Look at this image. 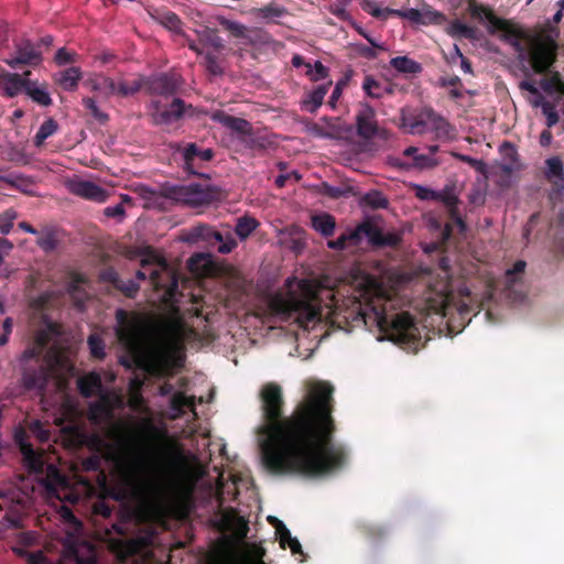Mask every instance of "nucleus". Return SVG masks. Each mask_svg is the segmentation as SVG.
I'll return each mask as SVG.
<instances>
[{
    "label": "nucleus",
    "mask_w": 564,
    "mask_h": 564,
    "mask_svg": "<svg viewBox=\"0 0 564 564\" xmlns=\"http://www.w3.org/2000/svg\"><path fill=\"white\" fill-rule=\"evenodd\" d=\"M333 391L327 382L308 383L304 400L290 417L282 419L280 386H263L264 421L259 427L258 445L267 470L275 475L323 477L345 466L347 453L333 438Z\"/></svg>",
    "instance_id": "obj_1"
},
{
    "label": "nucleus",
    "mask_w": 564,
    "mask_h": 564,
    "mask_svg": "<svg viewBox=\"0 0 564 564\" xmlns=\"http://www.w3.org/2000/svg\"><path fill=\"white\" fill-rule=\"evenodd\" d=\"M340 318L351 327L365 326L368 329L377 328L380 333L378 341L390 340L397 344H408L416 335L417 328L414 318L406 312H387L384 308L368 303L362 305L354 301L351 307L337 313V323Z\"/></svg>",
    "instance_id": "obj_2"
},
{
    "label": "nucleus",
    "mask_w": 564,
    "mask_h": 564,
    "mask_svg": "<svg viewBox=\"0 0 564 564\" xmlns=\"http://www.w3.org/2000/svg\"><path fill=\"white\" fill-rule=\"evenodd\" d=\"M99 446L106 447L107 458L112 466L122 469L123 477L120 485L110 490V497L118 502H126L134 496L149 491L160 494V486L147 473V464L138 457L130 456L124 449L123 440H97Z\"/></svg>",
    "instance_id": "obj_3"
},
{
    "label": "nucleus",
    "mask_w": 564,
    "mask_h": 564,
    "mask_svg": "<svg viewBox=\"0 0 564 564\" xmlns=\"http://www.w3.org/2000/svg\"><path fill=\"white\" fill-rule=\"evenodd\" d=\"M296 285L302 296L290 291L289 296L281 303V311L288 319H293L303 332L315 330L322 326L323 313L313 296L311 284L305 280L288 278L286 285L291 289Z\"/></svg>",
    "instance_id": "obj_4"
},
{
    "label": "nucleus",
    "mask_w": 564,
    "mask_h": 564,
    "mask_svg": "<svg viewBox=\"0 0 564 564\" xmlns=\"http://www.w3.org/2000/svg\"><path fill=\"white\" fill-rule=\"evenodd\" d=\"M58 517L65 527V551L76 564H99L95 545L82 538L83 523L75 517L73 511L62 505L58 509Z\"/></svg>",
    "instance_id": "obj_5"
},
{
    "label": "nucleus",
    "mask_w": 564,
    "mask_h": 564,
    "mask_svg": "<svg viewBox=\"0 0 564 564\" xmlns=\"http://www.w3.org/2000/svg\"><path fill=\"white\" fill-rule=\"evenodd\" d=\"M141 270H138L135 276L138 280L150 278L156 289L164 290L169 300H174L178 290V278L163 258H144L141 260Z\"/></svg>",
    "instance_id": "obj_6"
},
{
    "label": "nucleus",
    "mask_w": 564,
    "mask_h": 564,
    "mask_svg": "<svg viewBox=\"0 0 564 564\" xmlns=\"http://www.w3.org/2000/svg\"><path fill=\"white\" fill-rule=\"evenodd\" d=\"M522 36L523 33L520 30L506 29L501 34V41L513 48L519 64L524 68L536 63L542 55L549 58L556 50L554 42H550L546 47H543L541 43L533 39H530V47H527L522 44Z\"/></svg>",
    "instance_id": "obj_7"
},
{
    "label": "nucleus",
    "mask_w": 564,
    "mask_h": 564,
    "mask_svg": "<svg viewBox=\"0 0 564 564\" xmlns=\"http://www.w3.org/2000/svg\"><path fill=\"white\" fill-rule=\"evenodd\" d=\"M13 437L23 456V464L28 471L26 476L20 475L18 477L15 487L24 498L32 499L35 491V449L28 442V434L22 426L15 427Z\"/></svg>",
    "instance_id": "obj_8"
},
{
    "label": "nucleus",
    "mask_w": 564,
    "mask_h": 564,
    "mask_svg": "<svg viewBox=\"0 0 564 564\" xmlns=\"http://www.w3.org/2000/svg\"><path fill=\"white\" fill-rule=\"evenodd\" d=\"M115 333L122 346L132 347L148 328V318L139 312L117 308Z\"/></svg>",
    "instance_id": "obj_9"
},
{
    "label": "nucleus",
    "mask_w": 564,
    "mask_h": 564,
    "mask_svg": "<svg viewBox=\"0 0 564 564\" xmlns=\"http://www.w3.org/2000/svg\"><path fill=\"white\" fill-rule=\"evenodd\" d=\"M170 149L175 156H178L182 167L188 174L208 177L202 173L203 164L214 158V151L210 148H202L195 142H172Z\"/></svg>",
    "instance_id": "obj_10"
},
{
    "label": "nucleus",
    "mask_w": 564,
    "mask_h": 564,
    "mask_svg": "<svg viewBox=\"0 0 564 564\" xmlns=\"http://www.w3.org/2000/svg\"><path fill=\"white\" fill-rule=\"evenodd\" d=\"M410 133L422 134L433 132L437 139L447 138L452 127L447 120L435 112L432 108H423L415 117L404 123Z\"/></svg>",
    "instance_id": "obj_11"
},
{
    "label": "nucleus",
    "mask_w": 564,
    "mask_h": 564,
    "mask_svg": "<svg viewBox=\"0 0 564 564\" xmlns=\"http://www.w3.org/2000/svg\"><path fill=\"white\" fill-rule=\"evenodd\" d=\"M354 238H357L358 246L364 239L373 247H395L401 237L395 232L384 234L382 229L370 219H366L354 228Z\"/></svg>",
    "instance_id": "obj_12"
},
{
    "label": "nucleus",
    "mask_w": 564,
    "mask_h": 564,
    "mask_svg": "<svg viewBox=\"0 0 564 564\" xmlns=\"http://www.w3.org/2000/svg\"><path fill=\"white\" fill-rule=\"evenodd\" d=\"M31 70H22V73H3L0 74V88L9 97H14L20 93H25L35 101V83L29 79Z\"/></svg>",
    "instance_id": "obj_13"
},
{
    "label": "nucleus",
    "mask_w": 564,
    "mask_h": 564,
    "mask_svg": "<svg viewBox=\"0 0 564 564\" xmlns=\"http://www.w3.org/2000/svg\"><path fill=\"white\" fill-rule=\"evenodd\" d=\"M159 393L162 397L171 395L169 400V414L171 419L183 416L187 409L195 414V397L187 395L183 391H174V386L169 382L160 387Z\"/></svg>",
    "instance_id": "obj_14"
},
{
    "label": "nucleus",
    "mask_w": 564,
    "mask_h": 564,
    "mask_svg": "<svg viewBox=\"0 0 564 564\" xmlns=\"http://www.w3.org/2000/svg\"><path fill=\"white\" fill-rule=\"evenodd\" d=\"M166 196L170 200L182 203L188 206H200L207 202V193L198 184L191 185H169Z\"/></svg>",
    "instance_id": "obj_15"
},
{
    "label": "nucleus",
    "mask_w": 564,
    "mask_h": 564,
    "mask_svg": "<svg viewBox=\"0 0 564 564\" xmlns=\"http://www.w3.org/2000/svg\"><path fill=\"white\" fill-rule=\"evenodd\" d=\"M357 134L362 139H372L379 134L376 110L368 102H361L356 116Z\"/></svg>",
    "instance_id": "obj_16"
},
{
    "label": "nucleus",
    "mask_w": 564,
    "mask_h": 564,
    "mask_svg": "<svg viewBox=\"0 0 564 564\" xmlns=\"http://www.w3.org/2000/svg\"><path fill=\"white\" fill-rule=\"evenodd\" d=\"M67 188L72 194L96 203H104L109 196L107 189L90 181L70 180Z\"/></svg>",
    "instance_id": "obj_17"
},
{
    "label": "nucleus",
    "mask_w": 564,
    "mask_h": 564,
    "mask_svg": "<svg viewBox=\"0 0 564 564\" xmlns=\"http://www.w3.org/2000/svg\"><path fill=\"white\" fill-rule=\"evenodd\" d=\"M143 86L150 94L169 97L177 90L178 82L175 75L160 73L143 79Z\"/></svg>",
    "instance_id": "obj_18"
},
{
    "label": "nucleus",
    "mask_w": 564,
    "mask_h": 564,
    "mask_svg": "<svg viewBox=\"0 0 564 564\" xmlns=\"http://www.w3.org/2000/svg\"><path fill=\"white\" fill-rule=\"evenodd\" d=\"M86 284L87 280L84 275L74 273L66 285V293L70 297L74 307L79 312L86 310V304L89 300V294L86 291Z\"/></svg>",
    "instance_id": "obj_19"
},
{
    "label": "nucleus",
    "mask_w": 564,
    "mask_h": 564,
    "mask_svg": "<svg viewBox=\"0 0 564 564\" xmlns=\"http://www.w3.org/2000/svg\"><path fill=\"white\" fill-rule=\"evenodd\" d=\"M22 382L26 389L35 387V344H31L18 360Z\"/></svg>",
    "instance_id": "obj_20"
},
{
    "label": "nucleus",
    "mask_w": 564,
    "mask_h": 564,
    "mask_svg": "<svg viewBox=\"0 0 564 564\" xmlns=\"http://www.w3.org/2000/svg\"><path fill=\"white\" fill-rule=\"evenodd\" d=\"M36 466H37V486L44 487L46 489L47 495L50 497H55L59 501H62L64 499V497H62L59 495L58 487L65 489L67 487V484H68L67 478L64 475L59 474L55 468L52 469L53 481H46V480L40 478V474L43 470L44 463H43V459H42V455H41V453L39 451H37V463H36Z\"/></svg>",
    "instance_id": "obj_21"
},
{
    "label": "nucleus",
    "mask_w": 564,
    "mask_h": 564,
    "mask_svg": "<svg viewBox=\"0 0 564 564\" xmlns=\"http://www.w3.org/2000/svg\"><path fill=\"white\" fill-rule=\"evenodd\" d=\"M212 119L238 134L251 135L252 133V127L246 119L227 115L224 111H216Z\"/></svg>",
    "instance_id": "obj_22"
},
{
    "label": "nucleus",
    "mask_w": 564,
    "mask_h": 564,
    "mask_svg": "<svg viewBox=\"0 0 564 564\" xmlns=\"http://www.w3.org/2000/svg\"><path fill=\"white\" fill-rule=\"evenodd\" d=\"M82 395L90 398L93 395H102L105 392L102 380L97 371H91L77 381Z\"/></svg>",
    "instance_id": "obj_23"
},
{
    "label": "nucleus",
    "mask_w": 564,
    "mask_h": 564,
    "mask_svg": "<svg viewBox=\"0 0 564 564\" xmlns=\"http://www.w3.org/2000/svg\"><path fill=\"white\" fill-rule=\"evenodd\" d=\"M166 186H163L161 191H156L150 186L141 185L138 187L139 196L144 200L147 207L163 208L170 197L166 196Z\"/></svg>",
    "instance_id": "obj_24"
},
{
    "label": "nucleus",
    "mask_w": 564,
    "mask_h": 564,
    "mask_svg": "<svg viewBox=\"0 0 564 564\" xmlns=\"http://www.w3.org/2000/svg\"><path fill=\"white\" fill-rule=\"evenodd\" d=\"M438 196L436 197V202H442L449 210V214H451V217L453 218V220L457 224V226L464 230L466 228V225L464 223V220L462 219V217L459 216L458 214V210H457V205H458V197L457 195L455 194V192L449 188V187H446L442 191H437L436 193Z\"/></svg>",
    "instance_id": "obj_25"
},
{
    "label": "nucleus",
    "mask_w": 564,
    "mask_h": 564,
    "mask_svg": "<svg viewBox=\"0 0 564 564\" xmlns=\"http://www.w3.org/2000/svg\"><path fill=\"white\" fill-rule=\"evenodd\" d=\"M268 519L275 528V532L279 535L281 546L284 549H291L292 553H302L300 542L296 538L291 535L290 530L284 525V523L274 517H269Z\"/></svg>",
    "instance_id": "obj_26"
},
{
    "label": "nucleus",
    "mask_w": 564,
    "mask_h": 564,
    "mask_svg": "<svg viewBox=\"0 0 564 564\" xmlns=\"http://www.w3.org/2000/svg\"><path fill=\"white\" fill-rule=\"evenodd\" d=\"M102 276L104 279L110 281L116 289L121 291L127 297L130 299H133L140 289L139 284L134 280H123L113 270L106 271Z\"/></svg>",
    "instance_id": "obj_27"
},
{
    "label": "nucleus",
    "mask_w": 564,
    "mask_h": 564,
    "mask_svg": "<svg viewBox=\"0 0 564 564\" xmlns=\"http://www.w3.org/2000/svg\"><path fill=\"white\" fill-rule=\"evenodd\" d=\"M330 85L332 82H328L327 84H322L314 88L312 91L307 93L302 100V108L311 113H314L322 106Z\"/></svg>",
    "instance_id": "obj_28"
},
{
    "label": "nucleus",
    "mask_w": 564,
    "mask_h": 564,
    "mask_svg": "<svg viewBox=\"0 0 564 564\" xmlns=\"http://www.w3.org/2000/svg\"><path fill=\"white\" fill-rule=\"evenodd\" d=\"M82 70L77 66H70L55 74L56 82L66 91H75L82 79Z\"/></svg>",
    "instance_id": "obj_29"
},
{
    "label": "nucleus",
    "mask_w": 564,
    "mask_h": 564,
    "mask_svg": "<svg viewBox=\"0 0 564 564\" xmlns=\"http://www.w3.org/2000/svg\"><path fill=\"white\" fill-rule=\"evenodd\" d=\"M98 438L105 440L100 435H97V434L93 435V437H91V448L96 453L93 454L91 456H89L88 458H86L84 460V467H85L86 470H89V471H97V470H99L100 467H101L102 459H105L106 462H108L109 464L112 465V463L107 458L106 447L99 446V444L97 443Z\"/></svg>",
    "instance_id": "obj_30"
},
{
    "label": "nucleus",
    "mask_w": 564,
    "mask_h": 564,
    "mask_svg": "<svg viewBox=\"0 0 564 564\" xmlns=\"http://www.w3.org/2000/svg\"><path fill=\"white\" fill-rule=\"evenodd\" d=\"M212 239H214L215 241H223L224 234H221L220 231L214 230L213 227L205 225V224H200V225L193 227L186 237V241H188V242H195L198 240H204V241L209 242Z\"/></svg>",
    "instance_id": "obj_31"
},
{
    "label": "nucleus",
    "mask_w": 564,
    "mask_h": 564,
    "mask_svg": "<svg viewBox=\"0 0 564 564\" xmlns=\"http://www.w3.org/2000/svg\"><path fill=\"white\" fill-rule=\"evenodd\" d=\"M312 228L323 237L333 236L336 221L335 218L328 213H321L313 215L311 218Z\"/></svg>",
    "instance_id": "obj_32"
},
{
    "label": "nucleus",
    "mask_w": 564,
    "mask_h": 564,
    "mask_svg": "<svg viewBox=\"0 0 564 564\" xmlns=\"http://www.w3.org/2000/svg\"><path fill=\"white\" fill-rule=\"evenodd\" d=\"M91 90L99 93L105 97H110L117 94V83L104 75H97L88 80Z\"/></svg>",
    "instance_id": "obj_33"
},
{
    "label": "nucleus",
    "mask_w": 564,
    "mask_h": 564,
    "mask_svg": "<svg viewBox=\"0 0 564 564\" xmlns=\"http://www.w3.org/2000/svg\"><path fill=\"white\" fill-rule=\"evenodd\" d=\"M445 32L454 39H467V40L477 39L476 29L467 25L459 19H455V20L451 21L448 23V25L446 26Z\"/></svg>",
    "instance_id": "obj_34"
},
{
    "label": "nucleus",
    "mask_w": 564,
    "mask_h": 564,
    "mask_svg": "<svg viewBox=\"0 0 564 564\" xmlns=\"http://www.w3.org/2000/svg\"><path fill=\"white\" fill-rule=\"evenodd\" d=\"M185 109V104L181 98H175L167 109L159 112L156 121L163 124H170L180 119Z\"/></svg>",
    "instance_id": "obj_35"
},
{
    "label": "nucleus",
    "mask_w": 564,
    "mask_h": 564,
    "mask_svg": "<svg viewBox=\"0 0 564 564\" xmlns=\"http://www.w3.org/2000/svg\"><path fill=\"white\" fill-rule=\"evenodd\" d=\"M62 232L55 227H46L37 238V246L45 252H51L57 248L61 242Z\"/></svg>",
    "instance_id": "obj_36"
},
{
    "label": "nucleus",
    "mask_w": 564,
    "mask_h": 564,
    "mask_svg": "<svg viewBox=\"0 0 564 564\" xmlns=\"http://www.w3.org/2000/svg\"><path fill=\"white\" fill-rule=\"evenodd\" d=\"M259 225L260 223L254 217L248 215L241 216L237 218L235 234L241 241H243L252 235Z\"/></svg>",
    "instance_id": "obj_37"
},
{
    "label": "nucleus",
    "mask_w": 564,
    "mask_h": 564,
    "mask_svg": "<svg viewBox=\"0 0 564 564\" xmlns=\"http://www.w3.org/2000/svg\"><path fill=\"white\" fill-rule=\"evenodd\" d=\"M390 65L397 72L403 74H419L422 72V66L416 61L408 56H397L390 59Z\"/></svg>",
    "instance_id": "obj_38"
},
{
    "label": "nucleus",
    "mask_w": 564,
    "mask_h": 564,
    "mask_svg": "<svg viewBox=\"0 0 564 564\" xmlns=\"http://www.w3.org/2000/svg\"><path fill=\"white\" fill-rule=\"evenodd\" d=\"M326 123L329 130H325L322 128L315 129L316 135L323 139H336L337 134L341 132H348L350 129L344 124L340 123V120L338 118H324L323 119Z\"/></svg>",
    "instance_id": "obj_39"
},
{
    "label": "nucleus",
    "mask_w": 564,
    "mask_h": 564,
    "mask_svg": "<svg viewBox=\"0 0 564 564\" xmlns=\"http://www.w3.org/2000/svg\"><path fill=\"white\" fill-rule=\"evenodd\" d=\"M362 90L366 96L380 99L383 97L384 93H391V89L388 87H383L382 84L377 80L372 75H366L362 82Z\"/></svg>",
    "instance_id": "obj_40"
},
{
    "label": "nucleus",
    "mask_w": 564,
    "mask_h": 564,
    "mask_svg": "<svg viewBox=\"0 0 564 564\" xmlns=\"http://www.w3.org/2000/svg\"><path fill=\"white\" fill-rule=\"evenodd\" d=\"M35 58V50L33 45L28 44L26 47L19 46L14 56L8 59V64L13 68L32 64Z\"/></svg>",
    "instance_id": "obj_41"
},
{
    "label": "nucleus",
    "mask_w": 564,
    "mask_h": 564,
    "mask_svg": "<svg viewBox=\"0 0 564 564\" xmlns=\"http://www.w3.org/2000/svg\"><path fill=\"white\" fill-rule=\"evenodd\" d=\"M202 44L208 45L215 51L224 48V40L217 34V31L210 28H204L196 31Z\"/></svg>",
    "instance_id": "obj_42"
},
{
    "label": "nucleus",
    "mask_w": 564,
    "mask_h": 564,
    "mask_svg": "<svg viewBox=\"0 0 564 564\" xmlns=\"http://www.w3.org/2000/svg\"><path fill=\"white\" fill-rule=\"evenodd\" d=\"M527 267L525 261L518 260L512 268L508 269L505 273V289L506 291H511L512 288L517 284V282L521 279V274L524 272Z\"/></svg>",
    "instance_id": "obj_43"
},
{
    "label": "nucleus",
    "mask_w": 564,
    "mask_h": 564,
    "mask_svg": "<svg viewBox=\"0 0 564 564\" xmlns=\"http://www.w3.org/2000/svg\"><path fill=\"white\" fill-rule=\"evenodd\" d=\"M544 175L550 182H554L555 178L564 176V164L558 156H552L545 160Z\"/></svg>",
    "instance_id": "obj_44"
},
{
    "label": "nucleus",
    "mask_w": 564,
    "mask_h": 564,
    "mask_svg": "<svg viewBox=\"0 0 564 564\" xmlns=\"http://www.w3.org/2000/svg\"><path fill=\"white\" fill-rule=\"evenodd\" d=\"M470 14L474 19L478 20L480 23L488 22L492 28H499L500 20L495 17L491 12L487 11L479 4H470Z\"/></svg>",
    "instance_id": "obj_45"
},
{
    "label": "nucleus",
    "mask_w": 564,
    "mask_h": 564,
    "mask_svg": "<svg viewBox=\"0 0 564 564\" xmlns=\"http://www.w3.org/2000/svg\"><path fill=\"white\" fill-rule=\"evenodd\" d=\"M87 345L93 358L104 360L106 357V345L98 334H91L87 338Z\"/></svg>",
    "instance_id": "obj_46"
},
{
    "label": "nucleus",
    "mask_w": 564,
    "mask_h": 564,
    "mask_svg": "<svg viewBox=\"0 0 564 564\" xmlns=\"http://www.w3.org/2000/svg\"><path fill=\"white\" fill-rule=\"evenodd\" d=\"M354 229L343 232L337 239L327 242L328 248L334 250H344L347 247H357V238H354Z\"/></svg>",
    "instance_id": "obj_47"
},
{
    "label": "nucleus",
    "mask_w": 564,
    "mask_h": 564,
    "mask_svg": "<svg viewBox=\"0 0 564 564\" xmlns=\"http://www.w3.org/2000/svg\"><path fill=\"white\" fill-rule=\"evenodd\" d=\"M202 56L204 57L205 69L209 75L221 76L224 74V67L218 56L209 51L204 52Z\"/></svg>",
    "instance_id": "obj_48"
},
{
    "label": "nucleus",
    "mask_w": 564,
    "mask_h": 564,
    "mask_svg": "<svg viewBox=\"0 0 564 564\" xmlns=\"http://www.w3.org/2000/svg\"><path fill=\"white\" fill-rule=\"evenodd\" d=\"M446 21V17L444 13L431 8V7H424L421 10V21L420 24L427 25V24H442Z\"/></svg>",
    "instance_id": "obj_49"
},
{
    "label": "nucleus",
    "mask_w": 564,
    "mask_h": 564,
    "mask_svg": "<svg viewBox=\"0 0 564 564\" xmlns=\"http://www.w3.org/2000/svg\"><path fill=\"white\" fill-rule=\"evenodd\" d=\"M58 129V123L53 118H47L37 130V147Z\"/></svg>",
    "instance_id": "obj_50"
},
{
    "label": "nucleus",
    "mask_w": 564,
    "mask_h": 564,
    "mask_svg": "<svg viewBox=\"0 0 564 564\" xmlns=\"http://www.w3.org/2000/svg\"><path fill=\"white\" fill-rule=\"evenodd\" d=\"M350 2L351 0H334L328 7V11L343 21H349L351 17L347 11V7Z\"/></svg>",
    "instance_id": "obj_51"
},
{
    "label": "nucleus",
    "mask_w": 564,
    "mask_h": 564,
    "mask_svg": "<svg viewBox=\"0 0 564 564\" xmlns=\"http://www.w3.org/2000/svg\"><path fill=\"white\" fill-rule=\"evenodd\" d=\"M360 7L364 11L378 19H387L391 15L387 12L388 10H391L390 8L381 9L375 0H361Z\"/></svg>",
    "instance_id": "obj_52"
},
{
    "label": "nucleus",
    "mask_w": 564,
    "mask_h": 564,
    "mask_svg": "<svg viewBox=\"0 0 564 564\" xmlns=\"http://www.w3.org/2000/svg\"><path fill=\"white\" fill-rule=\"evenodd\" d=\"M228 517L229 521L232 522L235 531L239 535V538H247L249 531V521L243 516L236 513L234 510L230 511V514Z\"/></svg>",
    "instance_id": "obj_53"
},
{
    "label": "nucleus",
    "mask_w": 564,
    "mask_h": 564,
    "mask_svg": "<svg viewBox=\"0 0 564 564\" xmlns=\"http://www.w3.org/2000/svg\"><path fill=\"white\" fill-rule=\"evenodd\" d=\"M364 202L371 208H387L388 199L387 197L379 191H371L364 196Z\"/></svg>",
    "instance_id": "obj_54"
},
{
    "label": "nucleus",
    "mask_w": 564,
    "mask_h": 564,
    "mask_svg": "<svg viewBox=\"0 0 564 564\" xmlns=\"http://www.w3.org/2000/svg\"><path fill=\"white\" fill-rule=\"evenodd\" d=\"M305 66L307 68L306 74L310 75L311 79L314 82L325 79L328 76V68L319 61H315L313 65L307 63Z\"/></svg>",
    "instance_id": "obj_55"
},
{
    "label": "nucleus",
    "mask_w": 564,
    "mask_h": 564,
    "mask_svg": "<svg viewBox=\"0 0 564 564\" xmlns=\"http://www.w3.org/2000/svg\"><path fill=\"white\" fill-rule=\"evenodd\" d=\"M83 105L90 112V115L99 122H106L109 119V116L99 109V107L94 98H90V97L83 98Z\"/></svg>",
    "instance_id": "obj_56"
},
{
    "label": "nucleus",
    "mask_w": 564,
    "mask_h": 564,
    "mask_svg": "<svg viewBox=\"0 0 564 564\" xmlns=\"http://www.w3.org/2000/svg\"><path fill=\"white\" fill-rule=\"evenodd\" d=\"M143 86V80H134L130 84L120 82L117 84V94L121 97H128L137 94Z\"/></svg>",
    "instance_id": "obj_57"
},
{
    "label": "nucleus",
    "mask_w": 564,
    "mask_h": 564,
    "mask_svg": "<svg viewBox=\"0 0 564 564\" xmlns=\"http://www.w3.org/2000/svg\"><path fill=\"white\" fill-rule=\"evenodd\" d=\"M387 12L390 13L391 15L406 19L410 22L415 23V24H420V21H421V10L415 9V8H410V9H405V10L392 9V10H388Z\"/></svg>",
    "instance_id": "obj_58"
},
{
    "label": "nucleus",
    "mask_w": 564,
    "mask_h": 564,
    "mask_svg": "<svg viewBox=\"0 0 564 564\" xmlns=\"http://www.w3.org/2000/svg\"><path fill=\"white\" fill-rule=\"evenodd\" d=\"M160 19H161V23L169 30L174 31V32L181 31L182 21L178 18V15L175 14L174 12H171V11L163 12L161 14Z\"/></svg>",
    "instance_id": "obj_59"
},
{
    "label": "nucleus",
    "mask_w": 564,
    "mask_h": 564,
    "mask_svg": "<svg viewBox=\"0 0 564 564\" xmlns=\"http://www.w3.org/2000/svg\"><path fill=\"white\" fill-rule=\"evenodd\" d=\"M17 218V212H14L13 209H8L6 212H3L2 214H0V234L1 235H8L12 227H13V221L15 220Z\"/></svg>",
    "instance_id": "obj_60"
},
{
    "label": "nucleus",
    "mask_w": 564,
    "mask_h": 564,
    "mask_svg": "<svg viewBox=\"0 0 564 564\" xmlns=\"http://www.w3.org/2000/svg\"><path fill=\"white\" fill-rule=\"evenodd\" d=\"M285 14V9L282 7L269 4L260 9V17L267 20H274L282 18Z\"/></svg>",
    "instance_id": "obj_61"
},
{
    "label": "nucleus",
    "mask_w": 564,
    "mask_h": 564,
    "mask_svg": "<svg viewBox=\"0 0 564 564\" xmlns=\"http://www.w3.org/2000/svg\"><path fill=\"white\" fill-rule=\"evenodd\" d=\"M218 242L220 245L217 250L219 253H223V254L230 253L238 246L237 240L235 239L232 234L229 231L224 235L223 241H218Z\"/></svg>",
    "instance_id": "obj_62"
},
{
    "label": "nucleus",
    "mask_w": 564,
    "mask_h": 564,
    "mask_svg": "<svg viewBox=\"0 0 564 564\" xmlns=\"http://www.w3.org/2000/svg\"><path fill=\"white\" fill-rule=\"evenodd\" d=\"M76 59V54L73 52H68L66 48L61 47L56 51L54 61L57 65L64 66L66 64L73 63Z\"/></svg>",
    "instance_id": "obj_63"
},
{
    "label": "nucleus",
    "mask_w": 564,
    "mask_h": 564,
    "mask_svg": "<svg viewBox=\"0 0 564 564\" xmlns=\"http://www.w3.org/2000/svg\"><path fill=\"white\" fill-rule=\"evenodd\" d=\"M14 554L26 560L28 564H35V552L30 551L29 547L23 546L19 542L12 547Z\"/></svg>",
    "instance_id": "obj_64"
}]
</instances>
